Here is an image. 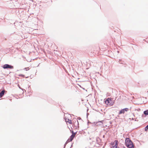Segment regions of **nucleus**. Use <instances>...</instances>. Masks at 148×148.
Wrapping results in <instances>:
<instances>
[{"label":"nucleus","mask_w":148,"mask_h":148,"mask_svg":"<svg viewBox=\"0 0 148 148\" xmlns=\"http://www.w3.org/2000/svg\"><path fill=\"white\" fill-rule=\"evenodd\" d=\"M125 145L128 148H134V145L131 140L128 138H126L125 140Z\"/></svg>","instance_id":"f257e3e1"},{"label":"nucleus","mask_w":148,"mask_h":148,"mask_svg":"<svg viewBox=\"0 0 148 148\" xmlns=\"http://www.w3.org/2000/svg\"><path fill=\"white\" fill-rule=\"evenodd\" d=\"M112 99V100L111 98H108L105 101V104L110 106H112L114 103V100H113V99Z\"/></svg>","instance_id":"f03ea898"},{"label":"nucleus","mask_w":148,"mask_h":148,"mask_svg":"<svg viewBox=\"0 0 148 148\" xmlns=\"http://www.w3.org/2000/svg\"><path fill=\"white\" fill-rule=\"evenodd\" d=\"M118 144V141L117 140H115L114 142H112L111 143V148H119L117 146Z\"/></svg>","instance_id":"7ed1b4c3"},{"label":"nucleus","mask_w":148,"mask_h":148,"mask_svg":"<svg viewBox=\"0 0 148 148\" xmlns=\"http://www.w3.org/2000/svg\"><path fill=\"white\" fill-rule=\"evenodd\" d=\"M2 67L4 69H12L14 68L13 66L8 64H5Z\"/></svg>","instance_id":"20e7f679"},{"label":"nucleus","mask_w":148,"mask_h":148,"mask_svg":"<svg viewBox=\"0 0 148 148\" xmlns=\"http://www.w3.org/2000/svg\"><path fill=\"white\" fill-rule=\"evenodd\" d=\"M74 126L76 127V128L79 127V123L78 120L77 119H74L73 121Z\"/></svg>","instance_id":"39448f33"},{"label":"nucleus","mask_w":148,"mask_h":148,"mask_svg":"<svg viewBox=\"0 0 148 148\" xmlns=\"http://www.w3.org/2000/svg\"><path fill=\"white\" fill-rule=\"evenodd\" d=\"M129 110L128 108H126L120 110L119 112V114H124L125 112H127Z\"/></svg>","instance_id":"423d86ee"},{"label":"nucleus","mask_w":148,"mask_h":148,"mask_svg":"<svg viewBox=\"0 0 148 148\" xmlns=\"http://www.w3.org/2000/svg\"><path fill=\"white\" fill-rule=\"evenodd\" d=\"M77 132H76L74 133H73V134L71 135L69 138L70 141H72L73 139V138L75 136V135L77 134Z\"/></svg>","instance_id":"0eeeda50"},{"label":"nucleus","mask_w":148,"mask_h":148,"mask_svg":"<svg viewBox=\"0 0 148 148\" xmlns=\"http://www.w3.org/2000/svg\"><path fill=\"white\" fill-rule=\"evenodd\" d=\"M103 121H98V122H97L96 123V125L98 126V125H100V126H102L103 125Z\"/></svg>","instance_id":"6e6552de"},{"label":"nucleus","mask_w":148,"mask_h":148,"mask_svg":"<svg viewBox=\"0 0 148 148\" xmlns=\"http://www.w3.org/2000/svg\"><path fill=\"white\" fill-rule=\"evenodd\" d=\"M5 90H3L0 92V96L1 97H2L4 94L5 92Z\"/></svg>","instance_id":"1a4fd4ad"},{"label":"nucleus","mask_w":148,"mask_h":148,"mask_svg":"<svg viewBox=\"0 0 148 148\" xmlns=\"http://www.w3.org/2000/svg\"><path fill=\"white\" fill-rule=\"evenodd\" d=\"M65 119V121L66 122H68L70 124H72V121L71 120H70L69 119Z\"/></svg>","instance_id":"9d476101"},{"label":"nucleus","mask_w":148,"mask_h":148,"mask_svg":"<svg viewBox=\"0 0 148 148\" xmlns=\"http://www.w3.org/2000/svg\"><path fill=\"white\" fill-rule=\"evenodd\" d=\"M144 114L145 115H148V110H146L144 111Z\"/></svg>","instance_id":"9b49d317"},{"label":"nucleus","mask_w":148,"mask_h":148,"mask_svg":"<svg viewBox=\"0 0 148 148\" xmlns=\"http://www.w3.org/2000/svg\"><path fill=\"white\" fill-rule=\"evenodd\" d=\"M118 61L119 62H120L119 63L120 64H123L124 62L123 61H122L121 59H119L118 60Z\"/></svg>","instance_id":"f8f14e48"},{"label":"nucleus","mask_w":148,"mask_h":148,"mask_svg":"<svg viewBox=\"0 0 148 148\" xmlns=\"http://www.w3.org/2000/svg\"><path fill=\"white\" fill-rule=\"evenodd\" d=\"M70 141V139H69V138L66 141V142L65 143L64 146V148L65 147L66 145Z\"/></svg>","instance_id":"ddd939ff"},{"label":"nucleus","mask_w":148,"mask_h":148,"mask_svg":"<svg viewBox=\"0 0 148 148\" xmlns=\"http://www.w3.org/2000/svg\"><path fill=\"white\" fill-rule=\"evenodd\" d=\"M96 140L97 143H99V142L101 141V140L99 138H97Z\"/></svg>","instance_id":"4468645a"},{"label":"nucleus","mask_w":148,"mask_h":148,"mask_svg":"<svg viewBox=\"0 0 148 148\" xmlns=\"http://www.w3.org/2000/svg\"><path fill=\"white\" fill-rule=\"evenodd\" d=\"M148 130V125L145 127V130L146 131Z\"/></svg>","instance_id":"2eb2a0df"},{"label":"nucleus","mask_w":148,"mask_h":148,"mask_svg":"<svg viewBox=\"0 0 148 148\" xmlns=\"http://www.w3.org/2000/svg\"><path fill=\"white\" fill-rule=\"evenodd\" d=\"M24 69L26 71H27L29 70V69L28 67L25 68Z\"/></svg>","instance_id":"dca6fc26"},{"label":"nucleus","mask_w":148,"mask_h":148,"mask_svg":"<svg viewBox=\"0 0 148 148\" xmlns=\"http://www.w3.org/2000/svg\"><path fill=\"white\" fill-rule=\"evenodd\" d=\"M20 76H21L22 77H24V75H22V74H21V75H19Z\"/></svg>","instance_id":"f3484780"},{"label":"nucleus","mask_w":148,"mask_h":148,"mask_svg":"<svg viewBox=\"0 0 148 148\" xmlns=\"http://www.w3.org/2000/svg\"><path fill=\"white\" fill-rule=\"evenodd\" d=\"M18 0H11V1H14L15 2L17 1Z\"/></svg>","instance_id":"a211bd4d"},{"label":"nucleus","mask_w":148,"mask_h":148,"mask_svg":"<svg viewBox=\"0 0 148 148\" xmlns=\"http://www.w3.org/2000/svg\"><path fill=\"white\" fill-rule=\"evenodd\" d=\"M77 119L78 120H80L81 119V118L80 117H78L77 118Z\"/></svg>","instance_id":"6ab92c4d"},{"label":"nucleus","mask_w":148,"mask_h":148,"mask_svg":"<svg viewBox=\"0 0 148 148\" xmlns=\"http://www.w3.org/2000/svg\"><path fill=\"white\" fill-rule=\"evenodd\" d=\"M71 133L72 134H73V133H74L75 132H73V131H72Z\"/></svg>","instance_id":"aec40b11"},{"label":"nucleus","mask_w":148,"mask_h":148,"mask_svg":"<svg viewBox=\"0 0 148 148\" xmlns=\"http://www.w3.org/2000/svg\"><path fill=\"white\" fill-rule=\"evenodd\" d=\"M103 138H105V136L104 135L103 136Z\"/></svg>","instance_id":"412c9836"},{"label":"nucleus","mask_w":148,"mask_h":148,"mask_svg":"<svg viewBox=\"0 0 148 148\" xmlns=\"http://www.w3.org/2000/svg\"><path fill=\"white\" fill-rule=\"evenodd\" d=\"M117 53H119V51H117Z\"/></svg>","instance_id":"4be33fe9"},{"label":"nucleus","mask_w":148,"mask_h":148,"mask_svg":"<svg viewBox=\"0 0 148 148\" xmlns=\"http://www.w3.org/2000/svg\"><path fill=\"white\" fill-rule=\"evenodd\" d=\"M19 88H20V87H19Z\"/></svg>","instance_id":"5701e85b"},{"label":"nucleus","mask_w":148,"mask_h":148,"mask_svg":"<svg viewBox=\"0 0 148 148\" xmlns=\"http://www.w3.org/2000/svg\"><path fill=\"white\" fill-rule=\"evenodd\" d=\"M123 148H125L124 147H123Z\"/></svg>","instance_id":"b1692460"},{"label":"nucleus","mask_w":148,"mask_h":148,"mask_svg":"<svg viewBox=\"0 0 148 148\" xmlns=\"http://www.w3.org/2000/svg\"><path fill=\"white\" fill-rule=\"evenodd\" d=\"M132 120H133V119H133V118H132Z\"/></svg>","instance_id":"393cba45"}]
</instances>
